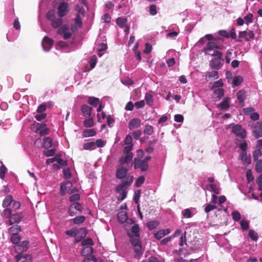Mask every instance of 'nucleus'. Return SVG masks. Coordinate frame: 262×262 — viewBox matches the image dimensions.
<instances>
[{
	"instance_id": "obj_1",
	"label": "nucleus",
	"mask_w": 262,
	"mask_h": 262,
	"mask_svg": "<svg viewBox=\"0 0 262 262\" xmlns=\"http://www.w3.org/2000/svg\"><path fill=\"white\" fill-rule=\"evenodd\" d=\"M133 180L134 177L132 176L129 177V180H123L122 183L116 187V191L117 192H119L122 191L117 198L118 201H122L126 198L127 192L125 190H123V189L130 186L132 184Z\"/></svg>"
},
{
	"instance_id": "obj_2",
	"label": "nucleus",
	"mask_w": 262,
	"mask_h": 262,
	"mask_svg": "<svg viewBox=\"0 0 262 262\" xmlns=\"http://www.w3.org/2000/svg\"><path fill=\"white\" fill-rule=\"evenodd\" d=\"M219 49V46L214 41H209L205 47H204L202 51L206 55H209L212 56H222L221 52L216 49Z\"/></svg>"
},
{
	"instance_id": "obj_3",
	"label": "nucleus",
	"mask_w": 262,
	"mask_h": 262,
	"mask_svg": "<svg viewBox=\"0 0 262 262\" xmlns=\"http://www.w3.org/2000/svg\"><path fill=\"white\" fill-rule=\"evenodd\" d=\"M77 30V27L72 25L71 28H69L68 25H63L58 29V33L63 39L68 40L71 38L72 32H74Z\"/></svg>"
},
{
	"instance_id": "obj_4",
	"label": "nucleus",
	"mask_w": 262,
	"mask_h": 262,
	"mask_svg": "<svg viewBox=\"0 0 262 262\" xmlns=\"http://www.w3.org/2000/svg\"><path fill=\"white\" fill-rule=\"evenodd\" d=\"M68 212L69 215L71 216L81 213L82 207L81 204L77 202L72 203L69 206Z\"/></svg>"
},
{
	"instance_id": "obj_5",
	"label": "nucleus",
	"mask_w": 262,
	"mask_h": 262,
	"mask_svg": "<svg viewBox=\"0 0 262 262\" xmlns=\"http://www.w3.org/2000/svg\"><path fill=\"white\" fill-rule=\"evenodd\" d=\"M134 169L139 168L142 171H146L149 167L148 163L138 158H135L134 159Z\"/></svg>"
},
{
	"instance_id": "obj_6",
	"label": "nucleus",
	"mask_w": 262,
	"mask_h": 262,
	"mask_svg": "<svg viewBox=\"0 0 262 262\" xmlns=\"http://www.w3.org/2000/svg\"><path fill=\"white\" fill-rule=\"evenodd\" d=\"M41 45L43 50L48 52L52 48L53 40L48 36H45L42 40Z\"/></svg>"
},
{
	"instance_id": "obj_7",
	"label": "nucleus",
	"mask_w": 262,
	"mask_h": 262,
	"mask_svg": "<svg viewBox=\"0 0 262 262\" xmlns=\"http://www.w3.org/2000/svg\"><path fill=\"white\" fill-rule=\"evenodd\" d=\"M127 176V169L124 167H119L117 168L116 172V177L117 179L123 180L124 178L128 179L129 176Z\"/></svg>"
},
{
	"instance_id": "obj_8",
	"label": "nucleus",
	"mask_w": 262,
	"mask_h": 262,
	"mask_svg": "<svg viewBox=\"0 0 262 262\" xmlns=\"http://www.w3.org/2000/svg\"><path fill=\"white\" fill-rule=\"evenodd\" d=\"M68 12V5L66 2L61 3L58 7V15L59 17L65 16Z\"/></svg>"
},
{
	"instance_id": "obj_9",
	"label": "nucleus",
	"mask_w": 262,
	"mask_h": 262,
	"mask_svg": "<svg viewBox=\"0 0 262 262\" xmlns=\"http://www.w3.org/2000/svg\"><path fill=\"white\" fill-rule=\"evenodd\" d=\"M128 236L132 238L133 237H140V229L138 224H134L132 226L130 232L127 233Z\"/></svg>"
},
{
	"instance_id": "obj_10",
	"label": "nucleus",
	"mask_w": 262,
	"mask_h": 262,
	"mask_svg": "<svg viewBox=\"0 0 262 262\" xmlns=\"http://www.w3.org/2000/svg\"><path fill=\"white\" fill-rule=\"evenodd\" d=\"M130 242L134 246L135 251L139 253L141 250V245L140 237H133L130 238Z\"/></svg>"
},
{
	"instance_id": "obj_11",
	"label": "nucleus",
	"mask_w": 262,
	"mask_h": 262,
	"mask_svg": "<svg viewBox=\"0 0 262 262\" xmlns=\"http://www.w3.org/2000/svg\"><path fill=\"white\" fill-rule=\"evenodd\" d=\"M72 183L70 181H67L62 184L60 186V194L61 195H64L69 192L72 187Z\"/></svg>"
},
{
	"instance_id": "obj_12",
	"label": "nucleus",
	"mask_w": 262,
	"mask_h": 262,
	"mask_svg": "<svg viewBox=\"0 0 262 262\" xmlns=\"http://www.w3.org/2000/svg\"><path fill=\"white\" fill-rule=\"evenodd\" d=\"M141 120L139 118H135L131 119L128 123V128L130 130H133L135 128L140 126Z\"/></svg>"
},
{
	"instance_id": "obj_13",
	"label": "nucleus",
	"mask_w": 262,
	"mask_h": 262,
	"mask_svg": "<svg viewBox=\"0 0 262 262\" xmlns=\"http://www.w3.org/2000/svg\"><path fill=\"white\" fill-rule=\"evenodd\" d=\"M117 218L119 222L121 223H124L127 220H129L131 223H134V221L132 219H128L126 212L125 211H120L117 214Z\"/></svg>"
},
{
	"instance_id": "obj_14",
	"label": "nucleus",
	"mask_w": 262,
	"mask_h": 262,
	"mask_svg": "<svg viewBox=\"0 0 262 262\" xmlns=\"http://www.w3.org/2000/svg\"><path fill=\"white\" fill-rule=\"evenodd\" d=\"M171 232L169 229H163L158 231L154 234V237L157 240H160L162 237L169 234Z\"/></svg>"
},
{
	"instance_id": "obj_15",
	"label": "nucleus",
	"mask_w": 262,
	"mask_h": 262,
	"mask_svg": "<svg viewBox=\"0 0 262 262\" xmlns=\"http://www.w3.org/2000/svg\"><path fill=\"white\" fill-rule=\"evenodd\" d=\"M237 99L239 104L243 106L244 105V101L246 98V92L244 90H241L236 93Z\"/></svg>"
},
{
	"instance_id": "obj_16",
	"label": "nucleus",
	"mask_w": 262,
	"mask_h": 262,
	"mask_svg": "<svg viewBox=\"0 0 262 262\" xmlns=\"http://www.w3.org/2000/svg\"><path fill=\"white\" fill-rule=\"evenodd\" d=\"M216 58H213L210 62V65L212 68L215 70L219 69L220 65L221 64V59L222 56H215Z\"/></svg>"
},
{
	"instance_id": "obj_17",
	"label": "nucleus",
	"mask_w": 262,
	"mask_h": 262,
	"mask_svg": "<svg viewBox=\"0 0 262 262\" xmlns=\"http://www.w3.org/2000/svg\"><path fill=\"white\" fill-rule=\"evenodd\" d=\"M133 157V154H126L122 156L119 160L120 164L123 165L125 164H128L132 160Z\"/></svg>"
},
{
	"instance_id": "obj_18",
	"label": "nucleus",
	"mask_w": 262,
	"mask_h": 262,
	"mask_svg": "<svg viewBox=\"0 0 262 262\" xmlns=\"http://www.w3.org/2000/svg\"><path fill=\"white\" fill-rule=\"evenodd\" d=\"M23 216L20 213H15L12 215L10 219L9 220V224L12 225L14 224L19 223L22 220Z\"/></svg>"
},
{
	"instance_id": "obj_19",
	"label": "nucleus",
	"mask_w": 262,
	"mask_h": 262,
	"mask_svg": "<svg viewBox=\"0 0 262 262\" xmlns=\"http://www.w3.org/2000/svg\"><path fill=\"white\" fill-rule=\"evenodd\" d=\"M92 108L86 104H83L81 107V111L83 116L85 118H89L91 116Z\"/></svg>"
},
{
	"instance_id": "obj_20",
	"label": "nucleus",
	"mask_w": 262,
	"mask_h": 262,
	"mask_svg": "<svg viewBox=\"0 0 262 262\" xmlns=\"http://www.w3.org/2000/svg\"><path fill=\"white\" fill-rule=\"evenodd\" d=\"M218 78V72L216 71H209L205 74V79L206 81H211Z\"/></svg>"
},
{
	"instance_id": "obj_21",
	"label": "nucleus",
	"mask_w": 262,
	"mask_h": 262,
	"mask_svg": "<svg viewBox=\"0 0 262 262\" xmlns=\"http://www.w3.org/2000/svg\"><path fill=\"white\" fill-rule=\"evenodd\" d=\"M207 187L208 189L213 191L215 194H218L221 193V188L220 186L216 183L209 184L207 185Z\"/></svg>"
},
{
	"instance_id": "obj_22",
	"label": "nucleus",
	"mask_w": 262,
	"mask_h": 262,
	"mask_svg": "<svg viewBox=\"0 0 262 262\" xmlns=\"http://www.w3.org/2000/svg\"><path fill=\"white\" fill-rule=\"evenodd\" d=\"M195 209L193 208H187L182 211V214L184 218H190L194 214L193 211Z\"/></svg>"
},
{
	"instance_id": "obj_23",
	"label": "nucleus",
	"mask_w": 262,
	"mask_h": 262,
	"mask_svg": "<svg viewBox=\"0 0 262 262\" xmlns=\"http://www.w3.org/2000/svg\"><path fill=\"white\" fill-rule=\"evenodd\" d=\"M13 197L12 195H7L3 202V204H2V206L4 208H7L8 207H9L10 204L13 202Z\"/></svg>"
},
{
	"instance_id": "obj_24",
	"label": "nucleus",
	"mask_w": 262,
	"mask_h": 262,
	"mask_svg": "<svg viewBox=\"0 0 262 262\" xmlns=\"http://www.w3.org/2000/svg\"><path fill=\"white\" fill-rule=\"evenodd\" d=\"M94 249L91 246L83 247V249L81 250V254L83 256L92 255Z\"/></svg>"
},
{
	"instance_id": "obj_25",
	"label": "nucleus",
	"mask_w": 262,
	"mask_h": 262,
	"mask_svg": "<svg viewBox=\"0 0 262 262\" xmlns=\"http://www.w3.org/2000/svg\"><path fill=\"white\" fill-rule=\"evenodd\" d=\"M59 17L58 18H55L52 20L51 25L54 28H57L60 27L62 24V19Z\"/></svg>"
},
{
	"instance_id": "obj_26",
	"label": "nucleus",
	"mask_w": 262,
	"mask_h": 262,
	"mask_svg": "<svg viewBox=\"0 0 262 262\" xmlns=\"http://www.w3.org/2000/svg\"><path fill=\"white\" fill-rule=\"evenodd\" d=\"M96 148V143L95 142H89L84 143L83 145V148L85 150H94Z\"/></svg>"
},
{
	"instance_id": "obj_27",
	"label": "nucleus",
	"mask_w": 262,
	"mask_h": 262,
	"mask_svg": "<svg viewBox=\"0 0 262 262\" xmlns=\"http://www.w3.org/2000/svg\"><path fill=\"white\" fill-rule=\"evenodd\" d=\"M56 161L58 164H61V163L63 162V160L59 156H56L52 158L47 159L46 163L47 164H50L54 162H56Z\"/></svg>"
},
{
	"instance_id": "obj_28",
	"label": "nucleus",
	"mask_w": 262,
	"mask_h": 262,
	"mask_svg": "<svg viewBox=\"0 0 262 262\" xmlns=\"http://www.w3.org/2000/svg\"><path fill=\"white\" fill-rule=\"evenodd\" d=\"M52 140L50 137H45L42 142V147L45 148H49L52 146Z\"/></svg>"
},
{
	"instance_id": "obj_29",
	"label": "nucleus",
	"mask_w": 262,
	"mask_h": 262,
	"mask_svg": "<svg viewBox=\"0 0 262 262\" xmlns=\"http://www.w3.org/2000/svg\"><path fill=\"white\" fill-rule=\"evenodd\" d=\"M73 223L75 225H80L85 220V217L83 215L77 216L72 220Z\"/></svg>"
},
{
	"instance_id": "obj_30",
	"label": "nucleus",
	"mask_w": 262,
	"mask_h": 262,
	"mask_svg": "<svg viewBox=\"0 0 262 262\" xmlns=\"http://www.w3.org/2000/svg\"><path fill=\"white\" fill-rule=\"evenodd\" d=\"M21 231V227L19 225L14 226L11 227H10L8 229V232L9 233H11V234H18V233L19 232H20Z\"/></svg>"
},
{
	"instance_id": "obj_31",
	"label": "nucleus",
	"mask_w": 262,
	"mask_h": 262,
	"mask_svg": "<svg viewBox=\"0 0 262 262\" xmlns=\"http://www.w3.org/2000/svg\"><path fill=\"white\" fill-rule=\"evenodd\" d=\"M127 19L125 18L118 17L116 19V23L117 25L120 28H124L126 27Z\"/></svg>"
},
{
	"instance_id": "obj_32",
	"label": "nucleus",
	"mask_w": 262,
	"mask_h": 262,
	"mask_svg": "<svg viewBox=\"0 0 262 262\" xmlns=\"http://www.w3.org/2000/svg\"><path fill=\"white\" fill-rule=\"evenodd\" d=\"M20 240H21V237L18 234H11V242L14 245L18 244L20 243Z\"/></svg>"
},
{
	"instance_id": "obj_33",
	"label": "nucleus",
	"mask_w": 262,
	"mask_h": 262,
	"mask_svg": "<svg viewBox=\"0 0 262 262\" xmlns=\"http://www.w3.org/2000/svg\"><path fill=\"white\" fill-rule=\"evenodd\" d=\"M88 103L93 106H97L99 104L100 101L99 98L94 97H89Z\"/></svg>"
},
{
	"instance_id": "obj_34",
	"label": "nucleus",
	"mask_w": 262,
	"mask_h": 262,
	"mask_svg": "<svg viewBox=\"0 0 262 262\" xmlns=\"http://www.w3.org/2000/svg\"><path fill=\"white\" fill-rule=\"evenodd\" d=\"M96 134V132L94 129H85L82 133L84 137H93Z\"/></svg>"
},
{
	"instance_id": "obj_35",
	"label": "nucleus",
	"mask_w": 262,
	"mask_h": 262,
	"mask_svg": "<svg viewBox=\"0 0 262 262\" xmlns=\"http://www.w3.org/2000/svg\"><path fill=\"white\" fill-rule=\"evenodd\" d=\"M213 95L215 98L220 99L224 95V90L223 89H217L214 91Z\"/></svg>"
},
{
	"instance_id": "obj_36",
	"label": "nucleus",
	"mask_w": 262,
	"mask_h": 262,
	"mask_svg": "<svg viewBox=\"0 0 262 262\" xmlns=\"http://www.w3.org/2000/svg\"><path fill=\"white\" fill-rule=\"evenodd\" d=\"M241 159L247 164H250L251 163V159L250 157H248L247 155V151H242L240 154Z\"/></svg>"
},
{
	"instance_id": "obj_37",
	"label": "nucleus",
	"mask_w": 262,
	"mask_h": 262,
	"mask_svg": "<svg viewBox=\"0 0 262 262\" xmlns=\"http://www.w3.org/2000/svg\"><path fill=\"white\" fill-rule=\"evenodd\" d=\"M145 100L146 103L150 106L153 104V96L151 94L146 93L145 95Z\"/></svg>"
},
{
	"instance_id": "obj_38",
	"label": "nucleus",
	"mask_w": 262,
	"mask_h": 262,
	"mask_svg": "<svg viewBox=\"0 0 262 262\" xmlns=\"http://www.w3.org/2000/svg\"><path fill=\"white\" fill-rule=\"evenodd\" d=\"M5 209L4 210L2 213V215L4 218H8L9 220L10 219V217L12 216V210L7 208H5Z\"/></svg>"
},
{
	"instance_id": "obj_39",
	"label": "nucleus",
	"mask_w": 262,
	"mask_h": 262,
	"mask_svg": "<svg viewBox=\"0 0 262 262\" xmlns=\"http://www.w3.org/2000/svg\"><path fill=\"white\" fill-rule=\"evenodd\" d=\"M94 243L91 238L88 237L81 242V246L83 247L91 246L94 245Z\"/></svg>"
},
{
	"instance_id": "obj_40",
	"label": "nucleus",
	"mask_w": 262,
	"mask_h": 262,
	"mask_svg": "<svg viewBox=\"0 0 262 262\" xmlns=\"http://www.w3.org/2000/svg\"><path fill=\"white\" fill-rule=\"evenodd\" d=\"M7 170V168L4 164H2L0 166V178L4 180L5 178L6 172Z\"/></svg>"
},
{
	"instance_id": "obj_41",
	"label": "nucleus",
	"mask_w": 262,
	"mask_h": 262,
	"mask_svg": "<svg viewBox=\"0 0 262 262\" xmlns=\"http://www.w3.org/2000/svg\"><path fill=\"white\" fill-rule=\"evenodd\" d=\"M159 225V223L157 221H150L147 223V227L150 230L155 229Z\"/></svg>"
},
{
	"instance_id": "obj_42",
	"label": "nucleus",
	"mask_w": 262,
	"mask_h": 262,
	"mask_svg": "<svg viewBox=\"0 0 262 262\" xmlns=\"http://www.w3.org/2000/svg\"><path fill=\"white\" fill-rule=\"evenodd\" d=\"M66 234L71 237H75L78 234V229L73 228L71 230H67L65 232Z\"/></svg>"
},
{
	"instance_id": "obj_43",
	"label": "nucleus",
	"mask_w": 262,
	"mask_h": 262,
	"mask_svg": "<svg viewBox=\"0 0 262 262\" xmlns=\"http://www.w3.org/2000/svg\"><path fill=\"white\" fill-rule=\"evenodd\" d=\"M243 81V78L241 76H235L232 80V84L235 86L241 84Z\"/></svg>"
},
{
	"instance_id": "obj_44",
	"label": "nucleus",
	"mask_w": 262,
	"mask_h": 262,
	"mask_svg": "<svg viewBox=\"0 0 262 262\" xmlns=\"http://www.w3.org/2000/svg\"><path fill=\"white\" fill-rule=\"evenodd\" d=\"M145 180V177L143 176H141L139 177L135 182V186L137 187H140L144 182Z\"/></svg>"
},
{
	"instance_id": "obj_45",
	"label": "nucleus",
	"mask_w": 262,
	"mask_h": 262,
	"mask_svg": "<svg viewBox=\"0 0 262 262\" xmlns=\"http://www.w3.org/2000/svg\"><path fill=\"white\" fill-rule=\"evenodd\" d=\"M154 133V128L151 125H146L144 129V133L148 135H151Z\"/></svg>"
},
{
	"instance_id": "obj_46",
	"label": "nucleus",
	"mask_w": 262,
	"mask_h": 262,
	"mask_svg": "<svg viewBox=\"0 0 262 262\" xmlns=\"http://www.w3.org/2000/svg\"><path fill=\"white\" fill-rule=\"evenodd\" d=\"M249 236L253 241H257L258 240V235L253 230H250L249 231Z\"/></svg>"
},
{
	"instance_id": "obj_47",
	"label": "nucleus",
	"mask_w": 262,
	"mask_h": 262,
	"mask_svg": "<svg viewBox=\"0 0 262 262\" xmlns=\"http://www.w3.org/2000/svg\"><path fill=\"white\" fill-rule=\"evenodd\" d=\"M94 125V121L92 118L89 117L84 121V126L85 127H91Z\"/></svg>"
},
{
	"instance_id": "obj_48",
	"label": "nucleus",
	"mask_w": 262,
	"mask_h": 262,
	"mask_svg": "<svg viewBox=\"0 0 262 262\" xmlns=\"http://www.w3.org/2000/svg\"><path fill=\"white\" fill-rule=\"evenodd\" d=\"M219 105L222 110H228L229 108V104L227 99H225L222 101L220 103Z\"/></svg>"
},
{
	"instance_id": "obj_49",
	"label": "nucleus",
	"mask_w": 262,
	"mask_h": 262,
	"mask_svg": "<svg viewBox=\"0 0 262 262\" xmlns=\"http://www.w3.org/2000/svg\"><path fill=\"white\" fill-rule=\"evenodd\" d=\"M253 134L256 138L262 137V129L260 128H255L253 131Z\"/></svg>"
},
{
	"instance_id": "obj_50",
	"label": "nucleus",
	"mask_w": 262,
	"mask_h": 262,
	"mask_svg": "<svg viewBox=\"0 0 262 262\" xmlns=\"http://www.w3.org/2000/svg\"><path fill=\"white\" fill-rule=\"evenodd\" d=\"M243 129L242 126L239 124L234 125L232 128V132L235 134H237L240 131Z\"/></svg>"
},
{
	"instance_id": "obj_51",
	"label": "nucleus",
	"mask_w": 262,
	"mask_h": 262,
	"mask_svg": "<svg viewBox=\"0 0 262 262\" xmlns=\"http://www.w3.org/2000/svg\"><path fill=\"white\" fill-rule=\"evenodd\" d=\"M255 170L258 173L262 172V159L257 160L255 165Z\"/></svg>"
},
{
	"instance_id": "obj_52",
	"label": "nucleus",
	"mask_w": 262,
	"mask_h": 262,
	"mask_svg": "<svg viewBox=\"0 0 262 262\" xmlns=\"http://www.w3.org/2000/svg\"><path fill=\"white\" fill-rule=\"evenodd\" d=\"M232 216L233 220L235 222L239 221L241 217L240 213L237 211H233L232 212Z\"/></svg>"
},
{
	"instance_id": "obj_53",
	"label": "nucleus",
	"mask_w": 262,
	"mask_h": 262,
	"mask_svg": "<svg viewBox=\"0 0 262 262\" xmlns=\"http://www.w3.org/2000/svg\"><path fill=\"white\" fill-rule=\"evenodd\" d=\"M240 225H241L242 229L244 230H247L249 227V222L245 220H242L241 221Z\"/></svg>"
},
{
	"instance_id": "obj_54",
	"label": "nucleus",
	"mask_w": 262,
	"mask_h": 262,
	"mask_svg": "<svg viewBox=\"0 0 262 262\" xmlns=\"http://www.w3.org/2000/svg\"><path fill=\"white\" fill-rule=\"evenodd\" d=\"M46 17L48 20L51 21L53 20L55 18L54 10H51L49 11L47 14Z\"/></svg>"
},
{
	"instance_id": "obj_55",
	"label": "nucleus",
	"mask_w": 262,
	"mask_h": 262,
	"mask_svg": "<svg viewBox=\"0 0 262 262\" xmlns=\"http://www.w3.org/2000/svg\"><path fill=\"white\" fill-rule=\"evenodd\" d=\"M186 232H185L184 234H182L180 240L179 245L180 246H183L186 243Z\"/></svg>"
},
{
	"instance_id": "obj_56",
	"label": "nucleus",
	"mask_w": 262,
	"mask_h": 262,
	"mask_svg": "<svg viewBox=\"0 0 262 262\" xmlns=\"http://www.w3.org/2000/svg\"><path fill=\"white\" fill-rule=\"evenodd\" d=\"M223 85V80H222V79H220L219 80L215 81L213 83V84L212 85V89L219 88L222 87Z\"/></svg>"
},
{
	"instance_id": "obj_57",
	"label": "nucleus",
	"mask_w": 262,
	"mask_h": 262,
	"mask_svg": "<svg viewBox=\"0 0 262 262\" xmlns=\"http://www.w3.org/2000/svg\"><path fill=\"white\" fill-rule=\"evenodd\" d=\"M83 262H96L97 259L94 255H89L85 256Z\"/></svg>"
},
{
	"instance_id": "obj_58",
	"label": "nucleus",
	"mask_w": 262,
	"mask_h": 262,
	"mask_svg": "<svg viewBox=\"0 0 262 262\" xmlns=\"http://www.w3.org/2000/svg\"><path fill=\"white\" fill-rule=\"evenodd\" d=\"M216 208V206L215 205L208 204L206 206V207L205 208V211L206 213H208L210 211L215 209Z\"/></svg>"
},
{
	"instance_id": "obj_59",
	"label": "nucleus",
	"mask_w": 262,
	"mask_h": 262,
	"mask_svg": "<svg viewBox=\"0 0 262 262\" xmlns=\"http://www.w3.org/2000/svg\"><path fill=\"white\" fill-rule=\"evenodd\" d=\"M47 108V104L46 103L43 102L40 105H39L37 109V112L38 113H41L45 112Z\"/></svg>"
},
{
	"instance_id": "obj_60",
	"label": "nucleus",
	"mask_w": 262,
	"mask_h": 262,
	"mask_svg": "<svg viewBox=\"0 0 262 262\" xmlns=\"http://www.w3.org/2000/svg\"><path fill=\"white\" fill-rule=\"evenodd\" d=\"M140 193H141V191L139 190L138 191V193L135 192V193L134 194L133 200H134L135 203L137 205H139V203Z\"/></svg>"
},
{
	"instance_id": "obj_61",
	"label": "nucleus",
	"mask_w": 262,
	"mask_h": 262,
	"mask_svg": "<svg viewBox=\"0 0 262 262\" xmlns=\"http://www.w3.org/2000/svg\"><path fill=\"white\" fill-rule=\"evenodd\" d=\"M124 142H125V144L127 145H133V139H132V137L129 135H127L125 139H124Z\"/></svg>"
},
{
	"instance_id": "obj_62",
	"label": "nucleus",
	"mask_w": 262,
	"mask_h": 262,
	"mask_svg": "<svg viewBox=\"0 0 262 262\" xmlns=\"http://www.w3.org/2000/svg\"><path fill=\"white\" fill-rule=\"evenodd\" d=\"M75 24H76V25H75V26L76 27L77 26L78 27L80 28L82 26V20H81V18L80 16V15H77L76 16V17L75 18Z\"/></svg>"
},
{
	"instance_id": "obj_63",
	"label": "nucleus",
	"mask_w": 262,
	"mask_h": 262,
	"mask_svg": "<svg viewBox=\"0 0 262 262\" xmlns=\"http://www.w3.org/2000/svg\"><path fill=\"white\" fill-rule=\"evenodd\" d=\"M149 13L151 15H155L157 13V7L155 5L149 6Z\"/></svg>"
},
{
	"instance_id": "obj_64",
	"label": "nucleus",
	"mask_w": 262,
	"mask_h": 262,
	"mask_svg": "<svg viewBox=\"0 0 262 262\" xmlns=\"http://www.w3.org/2000/svg\"><path fill=\"white\" fill-rule=\"evenodd\" d=\"M80 199V195L78 193H75L71 195L69 198V201L71 202L78 201Z\"/></svg>"
}]
</instances>
